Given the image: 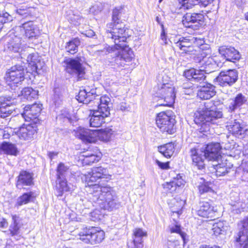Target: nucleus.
Instances as JSON below:
<instances>
[{
	"label": "nucleus",
	"instance_id": "26",
	"mask_svg": "<svg viewBox=\"0 0 248 248\" xmlns=\"http://www.w3.org/2000/svg\"><path fill=\"white\" fill-rule=\"evenodd\" d=\"M36 132V127L31 124H23L16 132L19 138L23 140L31 139Z\"/></svg>",
	"mask_w": 248,
	"mask_h": 248
},
{
	"label": "nucleus",
	"instance_id": "31",
	"mask_svg": "<svg viewBox=\"0 0 248 248\" xmlns=\"http://www.w3.org/2000/svg\"><path fill=\"white\" fill-rule=\"evenodd\" d=\"M108 117L105 116L103 113L93 110L90 119V126L95 127H99L106 123V119Z\"/></svg>",
	"mask_w": 248,
	"mask_h": 248
},
{
	"label": "nucleus",
	"instance_id": "38",
	"mask_svg": "<svg viewBox=\"0 0 248 248\" xmlns=\"http://www.w3.org/2000/svg\"><path fill=\"white\" fill-rule=\"evenodd\" d=\"M17 152V148L14 144L3 142L0 145V154H5L16 155Z\"/></svg>",
	"mask_w": 248,
	"mask_h": 248
},
{
	"label": "nucleus",
	"instance_id": "62",
	"mask_svg": "<svg viewBox=\"0 0 248 248\" xmlns=\"http://www.w3.org/2000/svg\"><path fill=\"white\" fill-rule=\"evenodd\" d=\"M82 34L88 37H92L95 35L94 32L92 30L86 31Z\"/></svg>",
	"mask_w": 248,
	"mask_h": 248
},
{
	"label": "nucleus",
	"instance_id": "2",
	"mask_svg": "<svg viewBox=\"0 0 248 248\" xmlns=\"http://www.w3.org/2000/svg\"><path fill=\"white\" fill-rule=\"evenodd\" d=\"M222 113L212 101L205 102L194 114V122L201 125V132L209 130V123H214V120L221 118Z\"/></svg>",
	"mask_w": 248,
	"mask_h": 248
},
{
	"label": "nucleus",
	"instance_id": "16",
	"mask_svg": "<svg viewBox=\"0 0 248 248\" xmlns=\"http://www.w3.org/2000/svg\"><path fill=\"white\" fill-rule=\"evenodd\" d=\"M214 62L213 59L212 58H203L202 60L200 62L203 65L200 70L195 69L196 72L194 74V76L193 77L192 80L200 83L203 81L205 79L204 73L210 72V68L212 67Z\"/></svg>",
	"mask_w": 248,
	"mask_h": 248
},
{
	"label": "nucleus",
	"instance_id": "61",
	"mask_svg": "<svg viewBox=\"0 0 248 248\" xmlns=\"http://www.w3.org/2000/svg\"><path fill=\"white\" fill-rule=\"evenodd\" d=\"M168 248H178L179 246L178 242L169 241L167 243Z\"/></svg>",
	"mask_w": 248,
	"mask_h": 248
},
{
	"label": "nucleus",
	"instance_id": "50",
	"mask_svg": "<svg viewBox=\"0 0 248 248\" xmlns=\"http://www.w3.org/2000/svg\"><path fill=\"white\" fill-rule=\"evenodd\" d=\"M214 0H190L192 4H190L189 7H192L194 5L199 4L200 6L206 7L211 3Z\"/></svg>",
	"mask_w": 248,
	"mask_h": 248
},
{
	"label": "nucleus",
	"instance_id": "42",
	"mask_svg": "<svg viewBox=\"0 0 248 248\" xmlns=\"http://www.w3.org/2000/svg\"><path fill=\"white\" fill-rule=\"evenodd\" d=\"M38 93V91L33 90L31 88H25L21 91V96L28 100H31L32 99L37 98Z\"/></svg>",
	"mask_w": 248,
	"mask_h": 248
},
{
	"label": "nucleus",
	"instance_id": "3",
	"mask_svg": "<svg viewBox=\"0 0 248 248\" xmlns=\"http://www.w3.org/2000/svg\"><path fill=\"white\" fill-rule=\"evenodd\" d=\"M107 37L114 40V47L125 46L126 40L129 35L127 30L124 28V25L118 22L117 24L110 23L107 25Z\"/></svg>",
	"mask_w": 248,
	"mask_h": 248
},
{
	"label": "nucleus",
	"instance_id": "18",
	"mask_svg": "<svg viewBox=\"0 0 248 248\" xmlns=\"http://www.w3.org/2000/svg\"><path fill=\"white\" fill-rule=\"evenodd\" d=\"M195 211L197 215L204 218H213L215 217L216 212L214 207L207 202H201Z\"/></svg>",
	"mask_w": 248,
	"mask_h": 248
},
{
	"label": "nucleus",
	"instance_id": "48",
	"mask_svg": "<svg viewBox=\"0 0 248 248\" xmlns=\"http://www.w3.org/2000/svg\"><path fill=\"white\" fill-rule=\"evenodd\" d=\"M12 20V16L7 12L0 13V31L2 29L3 25Z\"/></svg>",
	"mask_w": 248,
	"mask_h": 248
},
{
	"label": "nucleus",
	"instance_id": "13",
	"mask_svg": "<svg viewBox=\"0 0 248 248\" xmlns=\"http://www.w3.org/2000/svg\"><path fill=\"white\" fill-rule=\"evenodd\" d=\"M238 73L235 70L222 71L216 78L215 82L221 86H231L237 80Z\"/></svg>",
	"mask_w": 248,
	"mask_h": 248
},
{
	"label": "nucleus",
	"instance_id": "6",
	"mask_svg": "<svg viewBox=\"0 0 248 248\" xmlns=\"http://www.w3.org/2000/svg\"><path fill=\"white\" fill-rule=\"evenodd\" d=\"M94 90L89 91V89L80 90L77 96V99L79 102L84 104H88L92 101H94V103L98 104L101 103L103 104L110 105L111 99L108 95H103L99 96L96 95Z\"/></svg>",
	"mask_w": 248,
	"mask_h": 248
},
{
	"label": "nucleus",
	"instance_id": "43",
	"mask_svg": "<svg viewBox=\"0 0 248 248\" xmlns=\"http://www.w3.org/2000/svg\"><path fill=\"white\" fill-rule=\"evenodd\" d=\"M33 194L32 192L25 193L19 197L17 199L15 206L19 207L29 202L33 198Z\"/></svg>",
	"mask_w": 248,
	"mask_h": 248
},
{
	"label": "nucleus",
	"instance_id": "19",
	"mask_svg": "<svg viewBox=\"0 0 248 248\" xmlns=\"http://www.w3.org/2000/svg\"><path fill=\"white\" fill-rule=\"evenodd\" d=\"M41 110V104L35 103L32 105H28L24 107L22 115L26 121H30L36 118Z\"/></svg>",
	"mask_w": 248,
	"mask_h": 248
},
{
	"label": "nucleus",
	"instance_id": "64",
	"mask_svg": "<svg viewBox=\"0 0 248 248\" xmlns=\"http://www.w3.org/2000/svg\"><path fill=\"white\" fill-rule=\"evenodd\" d=\"M58 155V153L56 152H49L48 154V155L50 159L52 160L53 159L55 156H56Z\"/></svg>",
	"mask_w": 248,
	"mask_h": 248
},
{
	"label": "nucleus",
	"instance_id": "5",
	"mask_svg": "<svg viewBox=\"0 0 248 248\" xmlns=\"http://www.w3.org/2000/svg\"><path fill=\"white\" fill-rule=\"evenodd\" d=\"M174 124L175 120L170 111H162L156 115V125L162 133L169 134L174 133L175 131Z\"/></svg>",
	"mask_w": 248,
	"mask_h": 248
},
{
	"label": "nucleus",
	"instance_id": "39",
	"mask_svg": "<svg viewBox=\"0 0 248 248\" xmlns=\"http://www.w3.org/2000/svg\"><path fill=\"white\" fill-rule=\"evenodd\" d=\"M175 147L172 143H168L158 147V151L166 158H170L174 153Z\"/></svg>",
	"mask_w": 248,
	"mask_h": 248
},
{
	"label": "nucleus",
	"instance_id": "10",
	"mask_svg": "<svg viewBox=\"0 0 248 248\" xmlns=\"http://www.w3.org/2000/svg\"><path fill=\"white\" fill-rule=\"evenodd\" d=\"M25 67L24 66L16 65L12 67L6 72L5 78L8 84H17L24 79Z\"/></svg>",
	"mask_w": 248,
	"mask_h": 248
},
{
	"label": "nucleus",
	"instance_id": "24",
	"mask_svg": "<svg viewBox=\"0 0 248 248\" xmlns=\"http://www.w3.org/2000/svg\"><path fill=\"white\" fill-rule=\"evenodd\" d=\"M5 99L0 104V116L3 118L7 117L13 112L15 109L14 106L16 103L15 99H12L11 97H8Z\"/></svg>",
	"mask_w": 248,
	"mask_h": 248
},
{
	"label": "nucleus",
	"instance_id": "36",
	"mask_svg": "<svg viewBox=\"0 0 248 248\" xmlns=\"http://www.w3.org/2000/svg\"><path fill=\"white\" fill-rule=\"evenodd\" d=\"M232 205V210L236 214H239L244 211V209L247 207L248 200H241L239 199L237 200H232L231 203Z\"/></svg>",
	"mask_w": 248,
	"mask_h": 248
},
{
	"label": "nucleus",
	"instance_id": "12",
	"mask_svg": "<svg viewBox=\"0 0 248 248\" xmlns=\"http://www.w3.org/2000/svg\"><path fill=\"white\" fill-rule=\"evenodd\" d=\"M66 71L73 76H76L78 79L84 77L85 74V68L78 60L67 59L64 61Z\"/></svg>",
	"mask_w": 248,
	"mask_h": 248
},
{
	"label": "nucleus",
	"instance_id": "54",
	"mask_svg": "<svg viewBox=\"0 0 248 248\" xmlns=\"http://www.w3.org/2000/svg\"><path fill=\"white\" fill-rule=\"evenodd\" d=\"M120 8H115L112 12V23L113 24H117V22H120V20L119 18V15L120 13Z\"/></svg>",
	"mask_w": 248,
	"mask_h": 248
},
{
	"label": "nucleus",
	"instance_id": "9",
	"mask_svg": "<svg viewBox=\"0 0 248 248\" xmlns=\"http://www.w3.org/2000/svg\"><path fill=\"white\" fill-rule=\"evenodd\" d=\"M19 35L15 29L10 31L5 37L7 41L6 47L11 52L18 53L22 59L25 55L22 53L24 48Z\"/></svg>",
	"mask_w": 248,
	"mask_h": 248
},
{
	"label": "nucleus",
	"instance_id": "4",
	"mask_svg": "<svg viewBox=\"0 0 248 248\" xmlns=\"http://www.w3.org/2000/svg\"><path fill=\"white\" fill-rule=\"evenodd\" d=\"M176 46L185 53L191 52L204 44L203 38L194 36H178L174 40Z\"/></svg>",
	"mask_w": 248,
	"mask_h": 248
},
{
	"label": "nucleus",
	"instance_id": "46",
	"mask_svg": "<svg viewBox=\"0 0 248 248\" xmlns=\"http://www.w3.org/2000/svg\"><path fill=\"white\" fill-rule=\"evenodd\" d=\"M84 159H83V163L85 165H90L92 163L97 162L100 159L99 155L93 154L84 155Z\"/></svg>",
	"mask_w": 248,
	"mask_h": 248
},
{
	"label": "nucleus",
	"instance_id": "57",
	"mask_svg": "<svg viewBox=\"0 0 248 248\" xmlns=\"http://www.w3.org/2000/svg\"><path fill=\"white\" fill-rule=\"evenodd\" d=\"M179 3L181 5V9H189L192 8L189 7V4H192L190 0H179Z\"/></svg>",
	"mask_w": 248,
	"mask_h": 248
},
{
	"label": "nucleus",
	"instance_id": "59",
	"mask_svg": "<svg viewBox=\"0 0 248 248\" xmlns=\"http://www.w3.org/2000/svg\"><path fill=\"white\" fill-rule=\"evenodd\" d=\"M156 165L162 170H168L170 168L169 162L163 163L161 162L158 160H155Z\"/></svg>",
	"mask_w": 248,
	"mask_h": 248
},
{
	"label": "nucleus",
	"instance_id": "58",
	"mask_svg": "<svg viewBox=\"0 0 248 248\" xmlns=\"http://www.w3.org/2000/svg\"><path fill=\"white\" fill-rule=\"evenodd\" d=\"M195 72V69H190L185 72V76L188 79L192 80Z\"/></svg>",
	"mask_w": 248,
	"mask_h": 248
},
{
	"label": "nucleus",
	"instance_id": "30",
	"mask_svg": "<svg viewBox=\"0 0 248 248\" xmlns=\"http://www.w3.org/2000/svg\"><path fill=\"white\" fill-rule=\"evenodd\" d=\"M169 96L162 97L160 95L157 94L156 97L158 98L156 100L157 104L156 106H171L174 102V96L173 95L172 88H169L168 89Z\"/></svg>",
	"mask_w": 248,
	"mask_h": 248
},
{
	"label": "nucleus",
	"instance_id": "32",
	"mask_svg": "<svg viewBox=\"0 0 248 248\" xmlns=\"http://www.w3.org/2000/svg\"><path fill=\"white\" fill-rule=\"evenodd\" d=\"M32 184L31 174L26 171H22L18 177L16 186L19 188H21L24 186H31Z\"/></svg>",
	"mask_w": 248,
	"mask_h": 248
},
{
	"label": "nucleus",
	"instance_id": "49",
	"mask_svg": "<svg viewBox=\"0 0 248 248\" xmlns=\"http://www.w3.org/2000/svg\"><path fill=\"white\" fill-rule=\"evenodd\" d=\"M170 230L171 233H177L179 234L184 243H185L186 233L182 232L180 226L177 224L172 225L170 227Z\"/></svg>",
	"mask_w": 248,
	"mask_h": 248
},
{
	"label": "nucleus",
	"instance_id": "33",
	"mask_svg": "<svg viewBox=\"0 0 248 248\" xmlns=\"http://www.w3.org/2000/svg\"><path fill=\"white\" fill-rule=\"evenodd\" d=\"M12 222L9 227V231L12 235H15L19 233L20 228L22 226V219L18 215H12Z\"/></svg>",
	"mask_w": 248,
	"mask_h": 248
},
{
	"label": "nucleus",
	"instance_id": "41",
	"mask_svg": "<svg viewBox=\"0 0 248 248\" xmlns=\"http://www.w3.org/2000/svg\"><path fill=\"white\" fill-rule=\"evenodd\" d=\"M172 88L173 89V95L174 96V98H175V89L172 85L169 83H163L162 84L158 85V90L157 92V94L160 95V96H162V97L164 96H169V93H168V89L169 88Z\"/></svg>",
	"mask_w": 248,
	"mask_h": 248
},
{
	"label": "nucleus",
	"instance_id": "20",
	"mask_svg": "<svg viewBox=\"0 0 248 248\" xmlns=\"http://www.w3.org/2000/svg\"><path fill=\"white\" fill-rule=\"evenodd\" d=\"M74 135L83 142H94V130H90L82 127H78L73 131Z\"/></svg>",
	"mask_w": 248,
	"mask_h": 248
},
{
	"label": "nucleus",
	"instance_id": "55",
	"mask_svg": "<svg viewBox=\"0 0 248 248\" xmlns=\"http://www.w3.org/2000/svg\"><path fill=\"white\" fill-rule=\"evenodd\" d=\"M16 13L19 15L27 16L31 14L29 8L21 6L20 8L16 9Z\"/></svg>",
	"mask_w": 248,
	"mask_h": 248
},
{
	"label": "nucleus",
	"instance_id": "11",
	"mask_svg": "<svg viewBox=\"0 0 248 248\" xmlns=\"http://www.w3.org/2000/svg\"><path fill=\"white\" fill-rule=\"evenodd\" d=\"M239 232L235 236L236 246L239 248H248V217L238 224Z\"/></svg>",
	"mask_w": 248,
	"mask_h": 248
},
{
	"label": "nucleus",
	"instance_id": "8",
	"mask_svg": "<svg viewBox=\"0 0 248 248\" xmlns=\"http://www.w3.org/2000/svg\"><path fill=\"white\" fill-rule=\"evenodd\" d=\"M115 49L118 50L117 53H116V56L115 60L117 64L123 65L124 64V62H129L133 58L132 51L127 46L126 44L125 46L124 47H115L106 45L103 50H101L100 51L104 52L105 54H107V53L114 51Z\"/></svg>",
	"mask_w": 248,
	"mask_h": 248
},
{
	"label": "nucleus",
	"instance_id": "22",
	"mask_svg": "<svg viewBox=\"0 0 248 248\" xmlns=\"http://www.w3.org/2000/svg\"><path fill=\"white\" fill-rule=\"evenodd\" d=\"M218 52L228 61L234 62L240 58L239 52L233 47L222 46L219 47Z\"/></svg>",
	"mask_w": 248,
	"mask_h": 248
},
{
	"label": "nucleus",
	"instance_id": "28",
	"mask_svg": "<svg viewBox=\"0 0 248 248\" xmlns=\"http://www.w3.org/2000/svg\"><path fill=\"white\" fill-rule=\"evenodd\" d=\"M216 94L215 87L209 83H206L198 91L197 95L202 99H209Z\"/></svg>",
	"mask_w": 248,
	"mask_h": 248
},
{
	"label": "nucleus",
	"instance_id": "35",
	"mask_svg": "<svg viewBox=\"0 0 248 248\" xmlns=\"http://www.w3.org/2000/svg\"><path fill=\"white\" fill-rule=\"evenodd\" d=\"M214 169L215 170V174L217 176H221L225 175L229 172V170L232 167V165L231 163L228 164L227 160L224 162L213 164Z\"/></svg>",
	"mask_w": 248,
	"mask_h": 248
},
{
	"label": "nucleus",
	"instance_id": "40",
	"mask_svg": "<svg viewBox=\"0 0 248 248\" xmlns=\"http://www.w3.org/2000/svg\"><path fill=\"white\" fill-rule=\"evenodd\" d=\"M228 226L226 222L219 221L213 224L212 231L214 234L216 235L224 234L227 229Z\"/></svg>",
	"mask_w": 248,
	"mask_h": 248
},
{
	"label": "nucleus",
	"instance_id": "52",
	"mask_svg": "<svg viewBox=\"0 0 248 248\" xmlns=\"http://www.w3.org/2000/svg\"><path fill=\"white\" fill-rule=\"evenodd\" d=\"M69 19L75 25H78L84 21L83 18L78 14H73L70 17Z\"/></svg>",
	"mask_w": 248,
	"mask_h": 248
},
{
	"label": "nucleus",
	"instance_id": "21",
	"mask_svg": "<svg viewBox=\"0 0 248 248\" xmlns=\"http://www.w3.org/2000/svg\"><path fill=\"white\" fill-rule=\"evenodd\" d=\"M228 130L230 133L238 138H243L248 131L246 126L239 122L234 120L229 122L226 125Z\"/></svg>",
	"mask_w": 248,
	"mask_h": 248
},
{
	"label": "nucleus",
	"instance_id": "60",
	"mask_svg": "<svg viewBox=\"0 0 248 248\" xmlns=\"http://www.w3.org/2000/svg\"><path fill=\"white\" fill-rule=\"evenodd\" d=\"M199 191L201 194L207 192L211 190V189L206 184H202L199 187Z\"/></svg>",
	"mask_w": 248,
	"mask_h": 248
},
{
	"label": "nucleus",
	"instance_id": "27",
	"mask_svg": "<svg viewBox=\"0 0 248 248\" xmlns=\"http://www.w3.org/2000/svg\"><path fill=\"white\" fill-rule=\"evenodd\" d=\"M26 61L28 63L29 68H30L29 69L31 70L30 72L38 73V70L42 67L40 57L36 53L29 54Z\"/></svg>",
	"mask_w": 248,
	"mask_h": 248
},
{
	"label": "nucleus",
	"instance_id": "44",
	"mask_svg": "<svg viewBox=\"0 0 248 248\" xmlns=\"http://www.w3.org/2000/svg\"><path fill=\"white\" fill-rule=\"evenodd\" d=\"M79 45V39L77 38H74L67 43L65 48L67 52L71 54H74L78 51V47Z\"/></svg>",
	"mask_w": 248,
	"mask_h": 248
},
{
	"label": "nucleus",
	"instance_id": "17",
	"mask_svg": "<svg viewBox=\"0 0 248 248\" xmlns=\"http://www.w3.org/2000/svg\"><path fill=\"white\" fill-rule=\"evenodd\" d=\"M221 146L219 143H211L206 145L204 158L209 160L218 161L220 155Z\"/></svg>",
	"mask_w": 248,
	"mask_h": 248
},
{
	"label": "nucleus",
	"instance_id": "63",
	"mask_svg": "<svg viewBox=\"0 0 248 248\" xmlns=\"http://www.w3.org/2000/svg\"><path fill=\"white\" fill-rule=\"evenodd\" d=\"M8 226V222L3 217H0V227L4 228Z\"/></svg>",
	"mask_w": 248,
	"mask_h": 248
},
{
	"label": "nucleus",
	"instance_id": "45",
	"mask_svg": "<svg viewBox=\"0 0 248 248\" xmlns=\"http://www.w3.org/2000/svg\"><path fill=\"white\" fill-rule=\"evenodd\" d=\"M69 172V167L65 166L63 163H60L57 169V178H65Z\"/></svg>",
	"mask_w": 248,
	"mask_h": 248
},
{
	"label": "nucleus",
	"instance_id": "23",
	"mask_svg": "<svg viewBox=\"0 0 248 248\" xmlns=\"http://www.w3.org/2000/svg\"><path fill=\"white\" fill-rule=\"evenodd\" d=\"M115 132L111 127H106L100 130H94V142L98 140L108 142L115 136Z\"/></svg>",
	"mask_w": 248,
	"mask_h": 248
},
{
	"label": "nucleus",
	"instance_id": "14",
	"mask_svg": "<svg viewBox=\"0 0 248 248\" xmlns=\"http://www.w3.org/2000/svg\"><path fill=\"white\" fill-rule=\"evenodd\" d=\"M203 18V15L200 13H186L183 16L182 23L186 28L197 30L201 26Z\"/></svg>",
	"mask_w": 248,
	"mask_h": 248
},
{
	"label": "nucleus",
	"instance_id": "51",
	"mask_svg": "<svg viewBox=\"0 0 248 248\" xmlns=\"http://www.w3.org/2000/svg\"><path fill=\"white\" fill-rule=\"evenodd\" d=\"M172 204L176 207V208L172 209V211L173 213H176L178 214H181V209L183 208L184 205V201L183 200H180L179 202L177 201L175 199L172 201Z\"/></svg>",
	"mask_w": 248,
	"mask_h": 248
},
{
	"label": "nucleus",
	"instance_id": "1",
	"mask_svg": "<svg viewBox=\"0 0 248 248\" xmlns=\"http://www.w3.org/2000/svg\"><path fill=\"white\" fill-rule=\"evenodd\" d=\"M84 175L86 182L89 186L90 198L93 202L102 209L112 210L116 208V196L112 187L108 185L90 184L95 182L99 179L111 180L112 175L109 173L108 169L102 166L93 167Z\"/></svg>",
	"mask_w": 248,
	"mask_h": 248
},
{
	"label": "nucleus",
	"instance_id": "7",
	"mask_svg": "<svg viewBox=\"0 0 248 248\" xmlns=\"http://www.w3.org/2000/svg\"><path fill=\"white\" fill-rule=\"evenodd\" d=\"M79 239L86 243L95 245L100 243L105 238V232L97 228H85L79 233Z\"/></svg>",
	"mask_w": 248,
	"mask_h": 248
},
{
	"label": "nucleus",
	"instance_id": "47",
	"mask_svg": "<svg viewBox=\"0 0 248 248\" xmlns=\"http://www.w3.org/2000/svg\"><path fill=\"white\" fill-rule=\"evenodd\" d=\"M97 105V109H94L97 111L103 113L105 116H109L110 115L109 105L104 104L101 103L96 104Z\"/></svg>",
	"mask_w": 248,
	"mask_h": 248
},
{
	"label": "nucleus",
	"instance_id": "15",
	"mask_svg": "<svg viewBox=\"0 0 248 248\" xmlns=\"http://www.w3.org/2000/svg\"><path fill=\"white\" fill-rule=\"evenodd\" d=\"M15 30L16 32H20V35H24L29 39L35 38L40 33L37 27L31 21L25 22L22 24L21 26L16 27Z\"/></svg>",
	"mask_w": 248,
	"mask_h": 248
},
{
	"label": "nucleus",
	"instance_id": "56",
	"mask_svg": "<svg viewBox=\"0 0 248 248\" xmlns=\"http://www.w3.org/2000/svg\"><path fill=\"white\" fill-rule=\"evenodd\" d=\"M164 187L166 189L167 191H170V193L176 191L177 188L173 184L172 181L169 183H166L165 184H164Z\"/></svg>",
	"mask_w": 248,
	"mask_h": 248
},
{
	"label": "nucleus",
	"instance_id": "53",
	"mask_svg": "<svg viewBox=\"0 0 248 248\" xmlns=\"http://www.w3.org/2000/svg\"><path fill=\"white\" fill-rule=\"evenodd\" d=\"M182 177L181 174H177L176 176L173 178L172 181L176 188L184 185L185 181Z\"/></svg>",
	"mask_w": 248,
	"mask_h": 248
},
{
	"label": "nucleus",
	"instance_id": "29",
	"mask_svg": "<svg viewBox=\"0 0 248 248\" xmlns=\"http://www.w3.org/2000/svg\"><path fill=\"white\" fill-rule=\"evenodd\" d=\"M247 100L242 93L238 94L234 98L229 100L228 108L230 111H234L244 105Z\"/></svg>",
	"mask_w": 248,
	"mask_h": 248
},
{
	"label": "nucleus",
	"instance_id": "37",
	"mask_svg": "<svg viewBox=\"0 0 248 248\" xmlns=\"http://www.w3.org/2000/svg\"><path fill=\"white\" fill-rule=\"evenodd\" d=\"M56 189L58 192V196H62L64 192L70 191V186L65 178H57Z\"/></svg>",
	"mask_w": 248,
	"mask_h": 248
},
{
	"label": "nucleus",
	"instance_id": "34",
	"mask_svg": "<svg viewBox=\"0 0 248 248\" xmlns=\"http://www.w3.org/2000/svg\"><path fill=\"white\" fill-rule=\"evenodd\" d=\"M190 153L193 165L197 166L198 169H203L204 167V158L202 155L200 154L195 148H192Z\"/></svg>",
	"mask_w": 248,
	"mask_h": 248
},
{
	"label": "nucleus",
	"instance_id": "25",
	"mask_svg": "<svg viewBox=\"0 0 248 248\" xmlns=\"http://www.w3.org/2000/svg\"><path fill=\"white\" fill-rule=\"evenodd\" d=\"M147 236V232L142 229L136 228L133 230V240L128 248H143L142 238Z\"/></svg>",
	"mask_w": 248,
	"mask_h": 248
}]
</instances>
